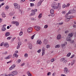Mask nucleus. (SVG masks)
<instances>
[{
    "label": "nucleus",
    "mask_w": 76,
    "mask_h": 76,
    "mask_svg": "<svg viewBox=\"0 0 76 76\" xmlns=\"http://www.w3.org/2000/svg\"><path fill=\"white\" fill-rule=\"evenodd\" d=\"M20 45H18L17 46V49H19V48H20Z\"/></svg>",
    "instance_id": "obj_46"
},
{
    "label": "nucleus",
    "mask_w": 76,
    "mask_h": 76,
    "mask_svg": "<svg viewBox=\"0 0 76 76\" xmlns=\"http://www.w3.org/2000/svg\"><path fill=\"white\" fill-rule=\"evenodd\" d=\"M73 35H74V34L73 33H70L68 35V37H69L72 38V37H73Z\"/></svg>",
    "instance_id": "obj_14"
},
{
    "label": "nucleus",
    "mask_w": 76,
    "mask_h": 76,
    "mask_svg": "<svg viewBox=\"0 0 76 76\" xmlns=\"http://www.w3.org/2000/svg\"><path fill=\"white\" fill-rule=\"evenodd\" d=\"M50 13L52 14H53V13H54V11L53 9H51L50 11Z\"/></svg>",
    "instance_id": "obj_20"
},
{
    "label": "nucleus",
    "mask_w": 76,
    "mask_h": 76,
    "mask_svg": "<svg viewBox=\"0 0 76 76\" xmlns=\"http://www.w3.org/2000/svg\"><path fill=\"white\" fill-rule=\"evenodd\" d=\"M4 47H6V48H8V47H9V45L7 42L4 43Z\"/></svg>",
    "instance_id": "obj_7"
},
{
    "label": "nucleus",
    "mask_w": 76,
    "mask_h": 76,
    "mask_svg": "<svg viewBox=\"0 0 76 76\" xmlns=\"http://www.w3.org/2000/svg\"><path fill=\"white\" fill-rule=\"evenodd\" d=\"M66 6V4H64L62 6V7L63 8H65Z\"/></svg>",
    "instance_id": "obj_44"
},
{
    "label": "nucleus",
    "mask_w": 76,
    "mask_h": 76,
    "mask_svg": "<svg viewBox=\"0 0 76 76\" xmlns=\"http://www.w3.org/2000/svg\"><path fill=\"white\" fill-rule=\"evenodd\" d=\"M21 62V60L20 59H18L17 60V63L19 64V63H20Z\"/></svg>",
    "instance_id": "obj_25"
},
{
    "label": "nucleus",
    "mask_w": 76,
    "mask_h": 76,
    "mask_svg": "<svg viewBox=\"0 0 76 76\" xmlns=\"http://www.w3.org/2000/svg\"><path fill=\"white\" fill-rule=\"evenodd\" d=\"M51 72H49L47 74L48 76H50V75H51Z\"/></svg>",
    "instance_id": "obj_50"
},
{
    "label": "nucleus",
    "mask_w": 76,
    "mask_h": 76,
    "mask_svg": "<svg viewBox=\"0 0 76 76\" xmlns=\"http://www.w3.org/2000/svg\"><path fill=\"white\" fill-rule=\"evenodd\" d=\"M50 47V45H46V48H48Z\"/></svg>",
    "instance_id": "obj_56"
},
{
    "label": "nucleus",
    "mask_w": 76,
    "mask_h": 76,
    "mask_svg": "<svg viewBox=\"0 0 76 76\" xmlns=\"http://www.w3.org/2000/svg\"><path fill=\"white\" fill-rule=\"evenodd\" d=\"M24 65H25V63H24L21 64V66H23Z\"/></svg>",
    "instance_id": "obj_52"
},
{
    "label": "nucleus",
    "mask_w": 76,
    "mask_h": 76,
    "mask_svg": "<svg viewBox=\"0 0 76 76\" xmlns=\"http://www.w3.org/2000/svg\"><path fill=\"white\" fill-rule=\"evenodd\" d=\"M16 22H17V21H12V24H15Z\"/></svg>",
    "instance_id": "obj_43"
},
{
    "label": "nucleus",
    "mask_w": 76,
    "mask_h": 76,
    "mask_svg": "<svg viewBox=\"0 0 76 76\" xmlns=\"http://www.w3.org/2000/svg\"><path fill=\"white\" fill-rule=\"evenodd\" d=\"M75 63V61H73L71 62V66H73V64H74Z\"/></svg>",
    "instance_id": "obj_29"
},
{
    "label": "nucleus",
    "mask_w": 76,
    "mask_h": 76,
    "mask_svg": "<svg viewBox=\"0 0 76 76\" xmlns=\"http://www.w3.org/2000/svg\"><path fill=\"white\" fill-rule=\"evenodd\" d=\"M63 24V23H58L57 25H62Z\"/></svg>",
    "instance_id": "obj_37"
},
{
    "label": "nucleus",
    "mask_w": 76,
    "mask_h": 76,
    "mask_svg": "<svg viewBox=\"0 0 76 76\" xmlns=\"http://www.w3.org/2000/svg\"><path fill=\"white\" fill-rule=\"evenodd\" d=\"M23 34V32H22V31H20L19 33V35L20 36H21V35H22Z\"/></svg>",
    "instance_id": "obj_41"
},
{
    "label": "nucleus",
    "mask_w": 76,
    "mask_h": 76,
    "mask_svg": "<svg viewBox=\"0 0 76 76\" xmlns=\"http://www.w3.org/2000/svg\"><path fill=\"white\" fill-rule=\"evenodd\" d=\"M66 41H70L71 39V37H70L69 36H68L66 38Z\"/></svg>",
    "instance_id": "obj_11"
},
{
    "label": "nucleus",
    "mask_w": 76,
    "mask_h": 76,
    "mask_svg": "<svg viewBox=\"0 0 76 76\" xmlns=\"http://www.w3.org/2000/svg\"><path fill=\"white\" fill-rule=\"evenodd\" d=\"M35 34H34L31 37V39H33L34 38V37H35Z\"/></svg>",
    "instance_id": "obj_28"
},
{
    "label": "nucleus",
    "mask_w": 76,
    "mask_h": 76,
    "mask_svg": "<svg viewBox=\"0 0 76 76\" xmlns=\"http://www.w3.org/2000/svg\"><path fill=\"white\" fill-rule=\"evenodd\" d=\"M10 35V33L8 32H7L5 33V35L6 37H9Z\"/></svg>",
    "instance_id": "obj_12"
},
{
    "label": "nucleus",
    "mask_w": 76,
    "mask_h": 76,
    "mask_svg": "<svg viewBox=\"0 0 76 76\" xmlns=\"http://www.w3.org/2000/svg\"><path fill=\"white\" fill-rule=\"evenodd\" d=\"M13 56H15V57H16V58H18V56H19V55L15 53L13 54Z\"/></svg>",
    "instance_id": "obj_19"
},
{
    "label": "nucleus",
    "mask_w": 76,
    "mask_h": 76,
    "mask_svg": "<svg viewBox=\"0 0 76 76\" xmlns=\"http://www.w3.org/2000/svg\"><path fill=\"white\" fill-rule=\"evenodd\" d=\"M1 30H2V31H6V28L3 26L1 29Z\"/></svg>",
    "instance_id": "obj_22"
},
{
    "label": "nucleus",
    "mask_w": 76,
    "mask_h": 76,
    "mask_svg": "<svg viewBox=\"0 0 76 76\" xmlns=\"http://www.w3.org/2000/svg\"><path fill=\"white\" fill-rule=\"evenodd\" d=\"M43 42L45 44H47L48 42V40L46 39H45L43 41Z\"/></svg>",
    "instance_id": "obj_10"
},
{
    "label": "nucleus",
    "mask_w": 76,
    "mask_h": 76,
    "mask_svg": "<svg viewBox=\"0 0 76 76\" xmlns=\"http://www.w3.org/2000/svg\"><path fill=\"white\" fill-rule=\"evenodd\" d=\"M15 24H16V26H19V22L17 21V22H16Z\"/></svg>",
    "instance_id": "obj_34"
},
{
    "label": "nucleus",
    "mask_w": 76,
    "mask_h": 76,
    "mask_svg": "<svg viewBox=\"0 0 76 76\" xmlns=\"http://www.w3.org/2000/svg\"><path fill=\"white\" fill-rule=\"evenodd\" d=\"M28 75V76H32V74L30 73V74H29Z\"/></svg>",
    "instance_id": "obj_61"
},
{
    "label": "nucleus",
    "mask_w": 76,
    "mask_h": 76,
    "mask_svg": "<svg viewBox=\"0 0 76 76\" xmlns=\"http://www.w3.org/2000/svg\"><path fill=\"white\" fill-rule=\"evenodd\" d=\"M9 8V7L7 5L5 7V9L6 10H7V9H8Z\"/></svg>",
    "instance_id": "obj_30"
},
{
    "label": "nucleus",
    "mask_w": 76,
    "mask_h": 76,
    "mask_svg": "<svg viewBox=\"0 0 76 76\" xmlns=\"http://www.w3.org/2000/svg\"><path fill=\"white\" fill-rule=\"evenodd\" d=\"M61 76H66V75H65L62 74L61 75Z\"/></svg>",
    "instance_id": "obj_63"
},
{
    "label": "nucleus",
    "mask_w": 76,
    "mask_h": 76,
    "mask_svg": "<svg viewBox=\"0 0 76 76\" xmlns=\"http://www.w3.org/2000/svg\"><path fill=\"white\" fill-rule=\"evenodd\" d=\"M15 67H16V65L15 64H13L9 68V70H12Z\"/></svg>",
    "instance_id": "obj_5"
},
{
    "label": "nucleus",
    "mask_w": 76,
    "mask_h": 76,
    "mask_svg": "<svg viewBox=\"0 0 76 76\" xmlns=\"http://www.w3.org/2000/svg\"><path fill=\"white\" fill-rule=\"evenodd\" d=\"M18 45L20 46L21 45H22V43L20 42H19L18 43Z\"/></svg>",
    "instance_id": "obj_42"
},
{
    "label": "nucleus",
    "mask_w": 76,
    "mask_h": 76,
    "mask_svg": "<svg viewBox=\"0 0 76 76\" xmlns=\"http://www.w3.org/2000/svg\"><path fill=\"white\" fill-rule=\"evenodd\" d=\"M65 60V58H62L60 59V61L61 62H63Z\"/></svg>",
    "instance_id": "obj_21"
},
{
    "label": "nucleus",
    "mask_w": 76,
    "mask_h": 76,
    "mask_svg": "<svg viewBox=\"0 0 76 76\" xmlns=\"http://www.w3.org/2000/svg\"><path fill=\"white\" fill-rule=\"evenodd\" d=\"M42 17V14H40L38 16L39 19H40Z\"/></svg>",
    "instance_id": "obj_31"
},
{
    "label": "nucleus",
    "mask_w": 76,
    "mask_h": 76,
    "mask_svg": "<svg viewBox=\"0 0 76 76\" xmlns=\"http://www.w3.org/2000/svg\"><path fill=\"white\" fill-rule=\"evenodd\" d=\"M69 20H70V19L68 18H66L65 20L66 22H69Z\"/></svg>",
    "instance_id": "obj_35"
},
{
    "label": "nucleus",
    "mask_w": 76,
    "mask_h": 76,
    "mask_svg": "<svg viewBox=\"0 0 76 76\" xmlns=\"http://www.w3.org/2000/svg\"><path fill=\"white\" fill-rule=\"evenodd\" d=\"M35 15V12H34V11L32 10L31 11V13L30 14V16H34Z\"/></svg>",
    "instance_id": "obj_8"
},
{
    "label": "nucleus",
    "mask_w": 76,
    "mask_h": 76,
    "mask_svg": "<svg viewBox=\"0 0 76 76\" xmlns=\"http://www.w3.org/2000/svg\"><path fill=\"white\" fill-rule=\"evenodd\" d=\"M61 35L60 34H58L57 36V39H61Z\"/></svg>",
    "instance_id": "obj_16"
},
{
    "label": "nucleus",
    "mask_w": 76,
    "mask_h": 76,
    "mask_svg": "<svg viewBox=\"0 0 76 76\" xmlns=\"http://www.w3.org/2000/svg\"><path fill=\"white\" fill-rule=\"evenodd\" d=\"M28 48H29V49H32V45L31 44H28Z\"/></svg>",
    "instance_id": "obj_15"
},
{
    "label": "nucleus",
    "mask_w": 76,
    "mask_h": 76,
    "mask_svg": "<svg viewBox=\"0 0 76 76\" xmlns=\"http://www.w3.org/2000/svg\"><path fill=\"white\" fill-rule=\"evenodd\" d=\"M27 57H28V54L27 53H25L24 54V57H25V58H27Z\"/></svg>",
    "instance_id": "obj_26"
},
{
    "label": "nucleus",
    "mask_w": 76,
    "mask_h": 76,
    "mask_svg": "<svg viewBox=\"0 0 76 76\" xmlns=\"http://www.w3.org/2000/svg\"><path fill=\"white\" fill-rule=\"evenodd\" d=\"M12 38V36H10V37H8L7 38V40H9L10 39Z\"/></svg>",
    "instance_id": "obj_36"
},
{
    "label": "nucleus",
    "mask_w": 76,
    "mask_h": 76,
    "mask_svg": "<svg viewBox=\"0 0 76 76\" xmlns=\"http://www.w3.org/2000/svg\"><path fill=\"white\" fill-rule=\"evenodd\" d=\"M70 43H73L74 42V40H71V41H69Z\"/></svg>",
    "instance_id": "obj_51"
},
{
    "label": "nucleus",
    "mask_w": 76,
    "mask_h": 76,
    "mask_svg": "<svg viewBox=\"0 0 76 76\" xmlns=\"http://www.w3.org/2000/svg\"><path fill=\"white\" fill-rule=\"evenodd\" d=\"M33 10L34 11V12L35 13V12H37L38 10L37 9H36Z\"/></svg>",
    "instance_id": "obj_54"
},
{
    "label": "nucleus",
    "mask_w": 76,
    "mask_h": 76,
    "mask_svg": "<svg viewBox=\"0 0 76 76\" xmlns=\"http://www.w3.org/2000/svg\"><path fill=\"white\" fill-rule=\"evenodd\" d=\"M70 6L69 4H67L66 5V7H69Z\"/></svg>",
    "instance_id": "obj_59"
},
{
    "label": "nucleus",
    "mask_w": 76,
    "mask_h": 76,
    "mask_svg": "<svg viewBox=\"0 0 76 76\" xmlns=\"http://www.w3.org/2000/svg\"><path fill=\"white\" fill-rule=\"evenodd\" d=\"M56 61V59L52 58L51 60V61L52 62H53Z\"/></svg>",
    "instance_id": "obj_32"
},
{
    "label": "nucleus",
    "mask_w": 76,
    "mask_h": 76,
    "mask_svg": "<svg viewBox=\"0 0 76 76\" xmlns=\"http://www.w3.org/2000/svg\"><path fill=\"white\" fill-rule=\"evenodd\" d=\"M34 29H35L37 31H38L40 30L41 28L39 26H36L34 27Z\"/></svg>",
    "instance_id": "obj_4"
},
{
    "label": "nucleus",
    "mask_w": 76,
    "mask_h": 76,
    "mask_svg": "<svg viewBox=\"0 0 76 76\" xmlns=\"http://www.w3.org/2000/svg\"><path fill=\"white\" fill-rule=\"evenodd\" d=\"M48 27V26L47 25H45V26L44 28L45 29H47Z\"/></svg>",
    "instance_id": "obj_49"
},
{
    "label": "nucleus",
    "mask_w": 76,
    "mask_h": 76,
    "mask_svg": "<svg viewBox=\"0 0 76 76\" xmlns=\"http://www.w3.org/2000/svg\"><path fill=\"white\" fill-rule=\"evenodd\" d=\"M4 4H5L3 2L2 4H1V6H3V5Z\"/></svg>",
    "instance_id": "obj_62"
},
{
    "label": "nucleus",
    "mask_w": 76,
    "mask_h": 76,
    "mask_svg": "<svg viewBox=\"0 0 76 76\" xmlns=\"http://www.w3.org/2000/svg\"><path fill=\"white\" fill-rule=\"evenodd\" d=\"M3 18H5L6 17V15L4 14V12H3L1 14Z\"/></svg>",
    "instance_id": "obj_17"
},
{
    "label": "nucleus",
    "mask_w": 76,
    "mask_h": 76,
    "mask_svg": "<svg viewBox=\"0 0 76 76\" xmlns=\"http://www.w3.org/2000/svg\"><path fill=\"white\" fill-rule=\"evenodd\" d=\"M28 32V33H31L32 32V28H30L27 30Z\"/></svg>",
    "instance_id": "obj_6"
},
{
    "label": "nucleus",
    "mask_w": 76,
    "mask_h": 76,
    "mask_svg": "<svg viewBox=\"0 0 76 76\" xmlns=\"http://www.w3.org/2000/svg\"><path fill=\"white\" fill-rule=\"evenodd\" d=\"M18 73V71H14L12 72V74H13V75H16Z\"/></svg>",
    "instance_id": "obj_9"
},
{
    "label": "nucleus",
    "mask_w": 76,
    "mask_h": 76,
    "mask_svg": "<svg viewBox=\"0 0 76 76\" xmlns=\"http://www.w3.org/2000/svg\"><path fill=\"white\" fill-rule=\"evenodd\" d=\"M30 6L31 7H33L34 6V3H31L30 4Z\"/></svg>",
    "instance_id": "obj_39"
},
{
    "label": "nucleus",
    "mask_w": 76,
    "mask_h": 76,
    "mask_svg": "<svg viewBox=\"0 0 76 76\" xmlns=\"http://www.w3.org/2000/svg\"><path fill=\"white\" fill-rule=\"evenodd\" d=\"M13 12H10L9 14V15L10 16H13Z\"/></svg>",
    "instance_id": "obj_23"
},
{
    "label": "nucleus",
    "mask_w": 76,
    "mask_h": 76,
    "mask_svg": "<svg viewBox=\"0 0 76 76\" xmlns=\"http://www.w3.org/2000/svg\"><path fill=\"white\" fill-rule=\"evenodd\" d=\"M41 50L39 49L37 51V53H41Z\"/></svg>",
    "instance_id": "obj_45"
},
{
    "label": "nucleus",
    "mask_w": 76,
    "mask_h": 76,
    "mask_svg": "<svg viewBox=\"0 0 76 76\" xmlns=\"http://www.w3.org/2000/svg\"><path fill=\"white\" fill-rule=\"evenodd\" d=\"M3 44H4V42H2L1 43L0 46H3Z\"/></svg>",
    "instance_id": "obj_57"
},
{
    "label": "nucleus",
    "mask_w": 76,
    "mask_h": 76,
    "mask_svg": "<svg viewBox=\"0 0 76 76\" xmlns=\"http://www.w3.org/2000/svg\"><path fill=\"white\" fill-rule=\"evenodd\" d=\"M70 55H71V53H69L67 55V56L68 57H70Z\"/></svg>",
    "instance_id": "obj_33"
},
{
    "label": "nucleus",
    "mask_w": 76,
    "mask_h": 76,
    "mask_svg": "<svg viewBox=\"0 0 76 76\" xmlns=\"http://www.w3.org/2000/svg\"><path fill=\"white\" fill-rule=\"evenodd\" d=\"M31 20H34V18H31Z\"/></svg>",
    "instance_id": "obj_64"
},
{
    "label": "nucleus",
    "mask_w": 76,
    "mask_h": 76,
    "mask_svg": "<svg viewBox=\"0 0 76 76\" xmlns=\"http://www.w3.org/2000/svg\"><path fill=\"white\" fill-rule=\"evenodd\" d=\"M64 72L65 74L67 75L68 74V73H69V70L67 68L65 67L64 69Z\"/></svg>",
    "instance_id": "obj_2"
},
{
    "label": "nucleus",
    "mask_w": 76,
    "mask_h": 76,
    "mask_svg": "<svg viewBox=\"0 0 76 76\" xmlns=\"http://www.w3.org/2000/svg\"><path fill=\"white\" fill-rule=\"evenodd\" d=\"M71 11H70V10L69 11V12H68V15H70V14H71Z\"/></svg>",
    "instance_id": "obj_55"
},
{
    "label": "nucleus",
    "mask_w": 76,
    "mask_h": 76,
    "mask_svg": "<svg viewBox=\"0 0 76 76\" xmlns=\"http://www.w3.org/2000/svg\"><path fill=\"white\" fill-rule=\"evenodd\" d=\"M37 43H38L39 44H41V41H39L38 40H37Z\"/></svg>",
    "instance_id": "obj_38"
},
{
    "label": "nucleus",
    "mask_w": 76,
    "mask_h": 76,
    "mask_svg": "<svg viewBox=\"0 0 76 76\" xmlns=\"http://www.w3.org/2000/svg\"><path fill=\"white\" fill-rule=\"evenodd\" d=\"M14 6L15 9H18V10H19L20 9V5L19 4H18L16 3H15L14 4Z\"/></svg>",
    "instance_id": "obj_3"
},
{
    "label": "nucleus",
    "mask_w": 76,
    "mask_h": 76,
    "mask_svg": "<svg viewBox=\"0 0 76 76\" xmlns=\"http://www.w3.org/2000/svg\"><path fill=\"white\" fill-rule=\"evenodd\" d=\"M42 52H45V48L43 47L42 48Z\"/></svg>",
    "instance_id": "obj_40"
},
{
    "label": "nucleus",
    "mask_w": 76,
    "mask_h": 76,
    "mask_svg": "<svg viewBox=\"0 0 76 76\" xmlns=\"http://www.w3.org/2000/svg\"><path fill=\"white\" fill-rule=\"evenodd\" d=\"M60 45H56L55 47V48H60Z\"/></svg>",
    "instance_id": "obj_27"
},
{
    "label": "nucleus",
    "mask_w": 76,
    "mask_h": 76,
    "mask_svg": "<svg viewBox=\"0 0 76 76\" xmlns=\"http://www.w3.org/2000/svg\"><path fill=\"white\" fill-rule=\"evenodd\" d=\"M67 62V60H66L64 61V63H66Z\"/></svg>",
    "instance_id": "obj_53"
},
{
    "label": "nucleus",
    "mask_w": 76,
    "mask_h": 76,
    "mask_svg": "<svg viewBox=\"0 0 76 76\" xmlns=\"http://www.w3.org/2000/svg\"><path fill=\"white\" fill-rule=\"evenodd\" d=\"M42 3H41L40 1H39L37 4V6L38 7L39 6H41V4Z\"/></svg>",
    "instance_id": "obj_24"
},
{
    "label": "nucleus",
    "mask_w": 76,
    "mask_h": 76,
    "mask_svg": "<svg viewBox=\"0 0 76 76\" xmlns=\"http://www.w3.org/2000/svg\"><path fill=\"white\" fill-rule=\"evenodd\" d=\"M45 54V52H42V56H44Z\"/></svg>",
    "instance_id": "obj_58"
},
{
    "label": "nucleus",
    "mask_w": 76,
    "mask_h": 76,
    "mask_svg": "<svg viewBox=\"0 0 76 76\" xmlns=\"http://www.w3.org/2000/svg\"><path fill=\"white\" fill-rule=\"evenodd\" d=\"M65 44H61V47H62V48H63V47H64L65 46Z\"/></svg>",
    "instance_id": "obj_47"
},
{
    "label": "nucleus",
    "mask_w": 76,
    "mask_h": 76,
    "mask_svg": "<svg viewBox=\"0 0 76 76\" xmlns=\"http://www.w3.org/2000/svg\"><path fill=\"white\" fill-rule=\"evenodd\" d=\"M68 32H69V31H65V34H67V33H68Z\"/></svg>",
    "instance_id": "obj_60"
},
{
    "label": "nucleus",
    "mask_w": 76,
    "mask_h": 76,
    "mask_svg": "<svg viewBox=\"0 0 76 76\" xmlns=\"http://www.w3.org/2000/svg\"><path fill=\"white\" fill-rule=\"evenodd\" d=\"M14 75L13 74H10L8 75V76H13Z\"/></svg>",
    "instance_id": "obj_48"
},
{
    "label": "nucleus",
    "mask_w": 76,
    "mask_h": 76,
    "mask_svg": "<svg viewBox=\"0 0 76 76\" xmlns=\"http://www.w3.org/2000/svg\"><path fill=\"white\" fill-rule=\"evenodd\" d=\"M11 58V56H10V55H9L8 56L5 57V58L6 60H7V59H9V58Z\"/></svg>",
    "instance_id": "obj_18"
},
{
    "label": "nucleus",
    "mask_w": 76,
    "mask_h": 76,
    "mask_svg": "<svg viewBox=\"0 0 76 76\" xmlns=\"http://www.w3.org/2000/svg\"><path fill=\"white\" fill-rule=\"evenodd\" d=\"M65 18H67L68 19H70V16L69 15H68V13H67L65 16Z\"/></svg>",
    "instance_id": "obj_13"
},
{
    "label": "nucleus",
    "mask_w": 76,
    "mask_h": 76,
    "mask_svg": "<svg viewBox=\"0 0 76 76\" xmlns=\"http://www.w3.org/2000/svg\"><path fill=\"white\" fill-rule=\"evenodd\" d=\"M52 9L55 10H56V9H58V10H60L61 9L60 4L58 3V5H57V4L55 2H53L52 5Z\"/></svg>",
    "instance_id": "obj_1"
}]
</instances>
